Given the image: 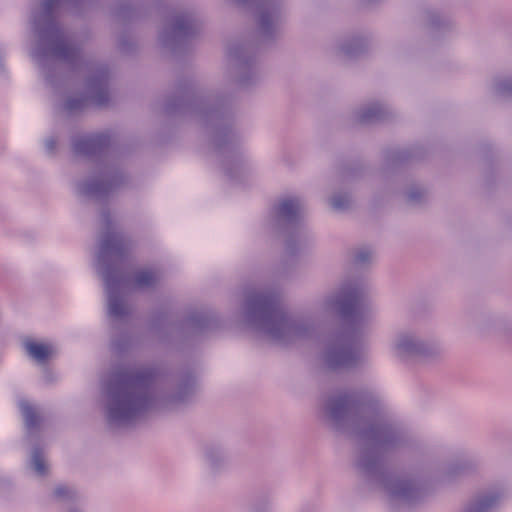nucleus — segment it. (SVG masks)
Segmentation results:
<instances>
[{
	"label": "nucleus",
	"instance_id": "1",
	"mask_svg": "<svg viewBox=\"0 0 512 512\" xmlns=\"http://www.w3.org/2000/svg\"><path fill=\"white\" fill-rule=\"evenodd\" d=\"M236 97L230 92L204 91L192 78H180L173 94L167 96L163 112L167 117L194 118L202 127L209 143L222 157L226 176L239 181L243 160L239 137L234 129Z\"/></svg>",
	"mask_w": 512,
	"mask_h": 512
},
{
	"label": "nucleus",
	"instance_id": "2",
	"mask_svg": "<svg viewBox=\"0 0 512 512\" xmlns=\"http://www.w3.org/2000/svg\"><path fill=\"white\" fill-rule=\"evenodd\" d=\"M325 419L331 428L360 441L356 458L368 449H393L404 440L401 422L389 417L378 398L365 390L343 391L326 398Z\"/></svg>",
	"mask_w": 512,
	"mask_h": 512
},
{
	"label": "nucleus",
	"instance_id": "3",
	"mask_svg": "<svg viewBox=\"0 0 512 512\" xmlns=\"http://www.w3.org/2000/svg\"><path fill=\"white\" fill-rule=\"evenodd\" d=\"M231 1L241 8L255 10V40H236L227 47L229 75L240 88L246 89L259 82L258 52L279 38L285 13L281 0Z\"/></svg>",
	"mask_w": 512,
	"mask_h": 512
},
{
	"label": "nucleus",
	"instance_id": "4",
	"mask_svg": "<svg viewBox=\"0 0 512 512\" xmlns=\"http://www.w3.org/2000/svg\"><path fill=\"white\" fill-rule=\"evenodd\" d=\"M157 377L152 367L116 371L106 386L105 419L110 429L133 426L156 405L153 385Z\"/></svg>",
	"mask_w": 512,
	"mask_h": 512
},
{
	"label": "nucleus",
	"instance_id": "5",
	"mask_svg": "<svg viewBox=\"0 0 512 512\" xmlns=\"http://www.w3.org/2000/svg\"><path fill=\"white\" fill-rule=\"evenodd\" d=\"M244 317L250 327L284 347L311 340L317 335L316 323L310 316L287 313L273 292L249 293L245 299Z\"/></svg>",
	"mask_w": 512,
	"mask_h": 512
},
{
	"label": "nucleus",
	"instance_id": "6",
	"mask_svg": "<svg viewBox=\"0 0 512 512\" xmlns=\"http://www.w3.org/2000/svg\"><path fill=\"white\" fill-rule=\"evenodd\" d=\"M326 305L349 323L326 345L322 354L324 366L331 372L354 369L361 363L360 353L355 349L360 337L355 320L366 306V292L357 284H344L326 300Z\"/></svg>",
	"mask_w": 512,
	"mask_h": 512
},
{
	"label": "nucleus",
	"instance_id": "7",
	"mask_svg": "<svg viewBox=\"0 0 512 512\" xmlns=\"http://www.w3.org/2000/svg\"><path fill=\"white\" fill-rule=\"evenodd\" d=\"M404 440L399 447L393 449H368L360 458L355 459V467L359 474L368 482L381 486L390 501L400 502L408 506L423 500L425 490L419 479L413 476L395 475L388 470L385 456L415 444V437L407 428H403Z\"/></svg>",
	"mask_w": 512,
	"mask_h": 512
},
{
	"label": "nucleus",
	"instance_id": "8",
	"mask_svg": "<svg viewBox=\"0 0 512 512\" xmlns=\"http://www.w3.org/2000/svg\"><path fill=\"white\" fill-rule=\"evenodd\" d=\"M220 326V319L211 310L193 311L184 321H179L171 312L160 310L152 315L150 321V329L161 342L167 343L204 335Z\"/></svg>",
	"mask_w": 512,
	"mask_h": 512
},
{
	"label": "nucleus",
	"instance_id": "9",
	"mask_svg": "<svg viewBox=\"0 0 512 512\" xmlns=\"http://www.w3.org/2000/svg\"><path fill=\"white\" fill-rule=\"evenodd\" d=\"M202 28L201 18L195 10H177L167 18L158 34V40L163 49L174 56H182L191 51Z\"/></svg>",
	"mask_w": 512,
	"mask_h": 512
},
{
	"label": "nucleus",
	"instance_id": "10",
	"mask_svg": "<svg viewBox=\"0 0 512 512\" xmlns=\"http://www.w3.org/2000/svg\"><path fill=\"white\" fill-rule=\"evenodd\" d=\"M303 204L299 197L281 198L269 211L268 221L271 229L285 237V253L296 256L303 237Z\"/></svg>",
	"mask_w": 512,
	"mask_h": 512
},
{
	"label": "nucleus",
	"instance_id": "11",
	"mask_svg": "<svg viewBox=\"0 0 512 512\" xmlns=\"http://www.w3.org/2000/svg\"><path fill=\"white\" fill-rule=\"evenodd\" d=\"M98 204L115 193L126 182V176L115 159L120 151L119 137L113 130L98 132Z\"/></svg>",
	"mask_w": 512,
	"mask_h": 512
},
{
	"label": "nucleus",
	"instance_id": "12",
	"mask_svg": "<svg viewBox=\"0 0 512 512\" xmlns=\"http://www.w3.org/2000/svg\"><path fill=\"white\" fill-rule=\"evenodd\" d=\"M101 219L104 231L100 245L101 257L98 255V263L103 262L104 270L108 264L122 269L121 264L128 258L133 241L113 222L108 208L101 211Z\"/></svg>",
	"mask_w": 512,
	"mask_h": 512
},
{
	"label": "nucleus",
	"instance_id": "13",
	"mask_svg": "<svg viewBox=\"0 0 512 512\" xmlns=\"http://www.w3.org/2000/svg\"><path fill=\"white\" fill-rule=\"evenodd\" d=\"M103 279L107 290L109 314L116 319L128 316L130 310L123 299L122 290L131 285V275L115 265L108 264L103 271Z\"/></svg>",
	"mask_w": 512,
	"mask_h": 512
},
{
	"label": "nucleus",
	"instance_id": "14",
	"mask_svg": "<svg viewBox=\"0 0 512 512\" xmlns=\"http://www.w3.org/2000/svg\"><path fill=\"white\" fill-rule=\"evenodd\" d=\"M398 356L420 357L434 359L440 355V347L434 342H428L414 333H403L397 338L395 345Z\"/></svg>",
	"mask_w": 512,
	"mask_h": 512
},
{
	"label": "nucleus",
	"instance_id": "15",
	"mask_svg": "<svg viewBox=\"0 0 512 512\" xmlns=\"http://www.w3.org/2000/svg\"><path fill=\"white\" fill-rule=\"evenodd\" d=\"M82 171L75 183V194L80 204L94 206L96 204V160H76Z\"/></svg>",
	"mask_w": 512,
	"mask_h": 512
},
{
	"label": "nucleus",
	"instance_id": "16",
	"mask_svg": "<svg viewBox=\"0 0 512 512\" xmlns=\"http://www.w3.org/2000/svg\"><path fill=\"white\" fill-rule=\"evenodd\" d=\"M474 325L482 334H496L512 342V318L482 312L474 317Z\"/></svg>",
	"mask_w": 512,
	"mask_h": 512
},
{
	"label": "nucleus",
	"instance_id": "17",
	"mask_svg": "<svg viewBox=\"0 0 512 512\" xmlns=\"http://www.w3.org/2000/svg\"><path fill=\"white\" fill-rule=\"evenodd\" d=\"M426 150L422 146L395 147L384 151V162L382 172L388 174L396 171L402 166L421 160L425 157Z\"/></svg>",
	"mask_w": 512,
	"mask_h": 512
},
{
	"label": "nucleus",
	"instance_id": "18",
	"mask_svg": "<svg viewBox=\"0 0 512 512\" xmlns=\"http://www.w3.org/2000/svg\"><path fill=\"white\" fill-rule=\"evenodd\" d=\"M419 17L423 27L434 39L448 33L454 27L450 17L433 8L422 9Z\"/></svg>",
	"mask_w": 512,
	"mask_h": 512
},
{
	"label": "nucleus",
	"instance_id": "19",
	"mask_svg": "<svg viewBox=\"0 0 512 512\" xmlns=\"http://www.w3.org/2000/svg\"><path fill=\"white\" fill-rule=\"evenodd\" d=\"M96 99V80L91 77L83 91H79L65 100L63 109L69 115H78L87 110Z\"/></svg>",
	"mask_w": 512,
	"mask_h": 512
},
{
	"label": "nucleus",
	"instance_id": "20",
	"mask_svg": "<svg viewBox=\"0 0 512 512\" xmlns=\"http://www.w3.org/2000/svg\"><path fill=\"white\" fill-rule=\"evenodd\" d=\"M197 389L196 376L191 371H186L177 380L175 391L167 394L163 401L165 404H181L188 402Z\"/></svg>",
	"mask_w": 512,
	"mask_h": 512
},
{
	"label": "nucleus",
	"instance_id": "21",
	"mask_svg": "<svg viewBox=\"0 0 512 512\" xmlns=\"http://www.w3.org/2000/svg\"><path fill=\"white\" fill-rule=\"evenodd\" d=\"M23 347L27 356L39 365H45L57 354V347L50 341L25 339Z\"/></svg>",
	"mask_w": 512,
	"mask_h": 512
},
{
	"label": "nucleus",
	"instance_id": "22",
	"mask_svg": "<svg viewBox=\"0 0 512 512\" xmlns=\"http://www.w3.org/2000/svg\"><path fill=\"white\" fill-rule=\"evenodd\" d=\"M498 492H481L474 495L464 506L463 512H496L501 504Z\"/></svg>",
	"mask_w": 512,
	"mask_h": 512
},
{
	"label": "nucleus",
	"instance_id": "23",
	"mask_svg": "<svg viewBox=\"0 0 512 512\" xmlns=\"http://www.w3.org/2000/svg\"><path fill=\"white\" fill-rule=\"evenodd\" d=\"M72 149L78 160H94L96 135L93 132L75 135L72 139Z\"/></svg>",
	"mask_w": 512,
	"mask_h": 512
},
{
	"label": "nucleus",
	"instance_id": "24",
	"mask_svg": "<svg viewBox=\"0 0 512 512\" xmlns=\"http://www.w3.org/2000/svg\"><path fill=\"white\" fill-rule=\"evenodd\" d=\"M390 116L391 113L384 105L373 103L360 109L356 114V119L362 125H370L386 121Z\"/></svg>",
	"mask_w": 512,
	"mask_h": 512
},
{
	"label": "nucleus",
	"instance_id": "25",
	"mask_svg": "<svg viewBox=\"0 0 512 512\" xmlns=\"http://www.w3.org/2000/svg\"><path fill=\"white\" fill-rule=\"evenodd\" d=\"M111 72L107 65L98 63L97 76V105L98 109L106 108L110 104Z\"/></svg>",
	"mask_w": 512,
	"mask_h": 512
},
{
	"label": "nucleus",
	"instance_id": "26",
	"mask_svg": "<svg viewBox=\"0 0 512 512\" xmlns=\"http://www.w3.org/2000/svg\"><path fill=\"white\" fill-rule=\"evenodd\" d=\"M114 15L119 22L126 24L143 18L146 11L142 6L133 5L131 0H122L116 7Z\"/></svg>",
	"mask_w": 512,
	"mask_h": 512
},
{
	"label": "nucleus",
	"instance_id": "27",
	"mask_svg": "<svg viewBox=\"0 0 512 512\" xmlns=\"http://www.w3.org/2000/svg\"><path fill=\"white\" fill-rule=\"evenodd\" d=\"M368 41L362 37H352L345 40L339 47L338 52L349 60L357 59L367 52Z\"/></svg>",
	"mask_w": 512,
	"mask_h": 512
},
{
	"label": "nucleus",
	"instance_id": "28",
	"mask_svg": "<svg viewBox=\"0 0 512 512\" xmlns=\"http://www.w3.org/2000/svg\"><path fill=\"white\" fill-rule=\"evenodd\" d=\"M478 468V462L472 457L463 455L453 460L446 470L448 478L453 479L458 476L467 475Z\"/></svg>",
	"mask_w": 512,
	"mask_h": 512
},
{
	"label": "nucleus",
	"instance_id": "29",
	"mask_svg": "<svg viewBox=\"0 0 512 512\" xmlns=\"http://www.w3.org/2000/svg\"><path fill=\"white\" fill-rule=\"evenodd\" d=\"M29 468L37 477H44L49 472V464L39 447H34L31 451Z\"/></svg>",
	"mask_w": 512,
	"mask_h": 512
},
{
	"label": "nucleus",
	"instance_id": "30",
	"mask_svg": "<svg viewBox=\"0 0 512 512\" xmlns=\"http://www.w3.org/2000/svg\"><path fill=\"white\" fill-rule=\"evenodd\" d=\"M19 408L22 412L25 425L29 431L36 429L40 424V416L37 413L36 409L26 400H21L19 402Z\"/></svg>",
	"mask_w": 512,
	"mask_h": 512
},
{
	"label": "nucleus",
	"instance_id": "31",
	"mask_svg": "<svg viewBox=\"0 0 512 512\" xmlns=\"http://www.w3.org/2000/svg\"><path fill=\"white\" fill-rule=\"evenodd\" d=\"M328 204L335 212H346L352 208V196L347 192H335L329 197Z\"/></svg>",
	"mask_w": 512,
	"mask_h": 512
},
{
	"label": "nucleus",
	"instance_id": "32",
	"mask_svg": "<svg viewBox=\"0 0 512 512\" xmlns=\"http://www.w3.org/2000/svg\"><path fill=\"white\" fill-rule=\"evenodd\" d=\"M352 263L357 268H366L373 260V250L368 246L354 248L351 251Z\"/></svg>",
	"mask_w": 512,
	"mask_h": 512
},
{
	"label": "nucleus",
	"instance_id": "33",
	"mask_svg": "<svg viewBox=\"0 0 512 512\" xmlns=\"http://www.w3.org/2000/svg\"><path fill=\"white\" fill-rule=\"evenodd\" d=\"M493 90L495 95L501 99H512V77L495 81Z\"/></svg>",
	"mask_w": 512,
	"mask_h": 512
},
{
	"label": "nucleus",
	"instance_id": "34",
	"mask_svg": "<svg viewBox=\"0 0 512 512\" xmlns=\"http://www.w3.org/2000/svg\"><path fill=\"white\" fill-rule=\"evenodd\" d=\"M206 459L213 470H218L225 462V455L220 448L210 447L206 450Z\"/></svg>",
	"mask_w": 512,
	"mask_h": 512
},
{
	"label": "nucleus",
	"instance_id": "35",
	"mask_svg": "<svg viewBox=\"0 0 512 512\" xmlns=\"http://www.w3.org/2000/svg\"><path fill=\"white\" fill-rule=\"evenodd\" d=\"M427 195V190L418 185H412L406 193V201L410 205L421 204Z\"/></svg>",
	"mask_w": 512,
	"mask_h": 512
},
{
	"label": "nucleus",
	"instance_id": "36",
	"mask_svg": "<svg viewBox=\"0 0 512 512\" xmlns=\"http://www.w3.org/2000/svg\"><path fill=\"white\" fill-rule=\"evenodd\" d=\"M363 166L359 163H353L349 165H345L342 168L341 176L344 181H350L358 179L363 174Z\"/></svg>",
	"mask_w": 512,
	"mask_h": 512
},
{
	"label": "nucleus",
	"instance_id": "37",
	"mask_svg": "<svg viewBox=\"0 0 512 512\" xmlns=\"http://www.w3.org/2000/svg\"><path fill=\"white\" fill-rule=\"evenodd\" d=\"M155 282V278L150 271H140L134 277V285L138 288L151 287Z\"/></svg>",
	"mask_w": 512,
	"mask_h": 512
},
{
	"label": "nucleus",
	"instance_id": "38",
	"mask_svg": "<svg viewBox=\"0 0 512 512\" xmlns=\"http://www.w3.org/2000/svg\"><path fill=\"white\" fill-rule=\"evenodd\" d=\"M118 48L124 54H131L136 50V45L126 34H121L118 39Z\"/></svg>",
	"mask_w": 512,
	"mask_h": 512
},
{
	"label": "nucleus",
	"instance_id": "39",
	"mask_svg": "<svg viewBox=\"0 0 512 512\" xmlns=\"http://www.w3.org/2000/svg\"><path fill=\"white\" fill-rule=\"evenodd\" d=\"M113 345L118 352L122 353L128 350L130 346V340L126 336H120L113 341Z\"/></svg>",
	"mask_w": 512,
	"mask_h": 512
},
{
	"label": "nucleus",
	"instance_id": "40",
	"mask_svg": "<svg viewBox=\"0 0 512 512\" xmlns=\"http://www.w3.org/2000/svg\"><path fill=\"white\" fill-rule=\"evenodd\" d=\"M73 494V490L68 486H58L54 490V495L59 499H65L71 497Z\"/></svg>",
	"mask_w": 512,
	"mask_h": 512
},
{
	"label": "nucleus",
	"instance_id": "41",
	"mask_svg": "<svg viewBox=\"0 0 512 512\" xmlns=\"http://www.w3.org/2000/svg\"><path fill=\"white\" fill-rule=\"evenodd\" d=\"M45 151L48 155L54 154L57 148V138L54 136H49L44 141Z\"/></svg>",
	"mask_w": 512,
	"mask_h": 512
},
{
	"label": "nucleus",
	"instance_id": "42",
	"mask_svg": "<svg viewBox=\"0 0 512 512\" xmlns=\"http://www.w3.org/2000/svg\"><path fill=\"white\" fill-rule=\"evenodd\" d=\"M42 380L45 384L47 385H51V384H54L57 382L58 380V376L56 373H54L53 371L49 370V369H45L43 371V375H42Z\"/></svg>",
	"mask_w": 512,
	"mask_h": 512
},
{
	"label": "nucleus",
	"instance_id": "43",
	"mask_svg": "<svg viewBox=\"0 0 512 512\" xmlns=\"http://www.w3.org/2000/svg\"><path fill=\"white\" fill-rule=\"evenodd\" d=\"M378 2V0H361V5L363 7H372L373 5H375L376 3Z\"/></svg>",
	"mask_w": 512,
	"mask_h": 512
},
{
	"label": "nucleus",
	"instance_id": "44",
	"mask_svg": "<svg viewBox=\"0 0 512 512\" xmlns=\"http://www.w3.org/2000/svg\"><path fill=\"white\" fill-rule=\"evenodd\" d=\"M90 254H91L92 258H94L96 256V252L93 247H91V249H90Z\"/></svg>",
	"mask_w": 512,
	"mask_h": 512
},
{
	"label": "nucleus",
	"instance_id": "45",
	"mask_svg": "<svg viewBox=\"0 0 512 512\" xmlns=\"http://www.w3.org/2000/svg\"><path fill=\"white\" fill-rule=\"evenodd\" d=\"M255 512H264V511H263V510H257V511H255Z\"/></svg>",
	"mask_w": 512,
	"mask_h": 512
}]
</instances>
